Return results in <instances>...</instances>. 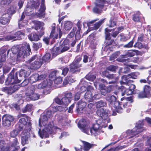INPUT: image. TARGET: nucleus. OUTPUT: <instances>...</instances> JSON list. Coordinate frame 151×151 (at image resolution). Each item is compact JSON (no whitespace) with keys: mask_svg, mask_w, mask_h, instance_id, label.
<instances>
[{"mask_svg":"<svg viewBox=\"0 0 151 151\" xmlns=\"http://www.w3.org/2000/svg\"><path fill=\"white\" fill-rule=\"evenodd\" d=\"M33 6H30L29 5L27 4L26 8L25 9L24 12L22 14L24 15L25 13L27 15H29L32 13V11L33 10Z\"/></svg>","mask_w":151,"mask_h":151,"instance_id":"obj_30","label":"nucleus"},{"mask_svg":"<svg viewBox=\"0 0 151 151\" xmlns=\"http://www.w3.org/2000/svg\"><path fill=\"white\" fill-rule=\"evenodd\" d=\"M138 97L140 98H142L145 97H149L146 94L145 92L143 91L140 92L138 95Z\"/></svg>","mask_w":151,"mask_h":151,"instance_id":"obj_59","label":"nucleus"},{"mask_svg":"<svg viewBox=\"0 0 151 151\" xmlns=\"http://www.w3.org/2000/svg\"><path fill=\"white\" fill-rule=\"evenodd\" d=\"M118 68L117 66H114L113 65H111L107 68V70L109 71L114 72Z\"/></svg>","mask_w":151,"mask_h":151,"instance_id":"obj_54","label":"nucleus"},{"mask_svg":"<svg viewBox=\"0 0 151 151\" xmlns=\"http://www.w3.org/2000/svg\"><path fill=\"white\" fill-rule=\"evenodd\" d=\"M6 39L7 41L15 40L16 39L15 38L14 34V35H10L6 36Z\"/></svg>","mask_w":151,"mask_h":151,"instance_id":"obj_55","label":"nucleus"},{"mask_svg":"<svg viewBox=\"0 0 151 151\" xmlns=\"http://www.w3.org/2000/svg\"><path fill=\"white\" fill-rule=\"evenodd\" d=\"M102 122L101 120L96 121V123L93 124L92 128L89 127L87 122L84 119L80 120L78 122V126L82 132L87 134L91 133L92 135L95 136L98 135L101 132V127H106V126H103Z\"/></svg>","mask_w":151,"mask_h":151,"instance_id":"obj_5","label":"nucleus"},{"mask_svg":"<svg viewBox=\"0 0 151 151\" xmlns=\"http://www.w3.org/2000/svg\"><path fill=\"white\" fill-rule=\"evenodd\" d=\"M87 91L84 95L85 98L86 99H89V101H92V93L91 91L93 89V87L88 84Z\"/></svg>","mask_w":151,"mask_h":151,"instance_id":"obj_19","label":"nucleus"},{"mask_svg":"<svg viewBox=\"0 0 151 151\" xmlns=\"http://www.w3.org/2000/svg\"><path fill=\"white\" fill-rule=\"evenodd\" d=\"M82 66V64L79 63L77 62L76 63H72L70 64V71L73 73L76 72V71H80L79 70H76L77 69L81 67Z\"/></svg>","mask_w":151,"mask_h":151,"instance_id":"obj_22","label":"nucleus"},{"mask_svg":"<svg viewBox=\"0 0 151 151\" xmlns=\"http://www.w3.org/2000/svg\"><path fill=\"white\" fill-rule=\"evenodd\" d=\"M56 73L55 71H53L49 75V81H51V84L54 83L57 84H58L60 83L62 81V79L60 77H56Z\"/></svg>","mask_w":151,"mask_h":151,"instance_id":"obj_16","label":"nucleus"},{"mask_svg":"<svg viewBox=\"0 0 151 151\" xmlns=\"http://www.w3.org/2000/svg\"><path fill=\"white\" fill-rule=\"evenodd\" d=\"M78 106L77 107V111L79 113L83 112V111L86 105V103L85 102L79 101L78 103Z\"/></svg>","mask_w":151,"mask_h":151,"instance_id":"obj_23","label":"nucleus"},{"mask_svg":"<svg viewBox=\"0 0 151 151\" xmlns=\"http://www.w3.org/2000/svg\"><path fill=\"white\" fill-rule=\"evenodd\" d=\"M109 79H114L115 80H117L118 79V77L116 76L115 74H109L107 76V77Z\"/></svg>","mask_w":151,"mask_h":151,"instance_id":"obj_62","label":"nucleus"},{"mask_svg":"<svg viewBox=\"0 0 151 151\" xmlns=\"http://www.w3.org/2000/svg\"><path fill=\"white\" fill-rule=\"evenodd\" d=\"M20 131L19 130V129H18V130L13 129L10 132L11 136L14 138L16 137L18 134L19 131Z\"/></svg>","mask_w":151,"mask_h":151,"instance_id":"obj_43","label":"nucleus"},{"mask_svg":"<svg viewBox=\"0 0 151 151\" xmlns=\"http://www.w3.org/2000/svg\"><path fill=\"white\" fill-rule=\"evenodd\" d=\"M52 56L53 57H55L61 53L60 49L59 47H54L53 48L52 50Z\"/></svg>","mask_w":151,"mask_h":151,"instance_id":"obj_32","label":"nucleus"},{"mask_svg":"<svg viewBox=\"0 0 151 151\" xmlns=\"http://www.w3.org/2000/svg\"><path fill=\"white\" fill-rule=\"evenodd\" d=\"M20 87L19 84H15L12 86L3 87L1 88V90L3 92L8 94H11L17 90Z\"/></svg>","mask_w":151,"mask_h":151,"instance_id":"obj_17","label":"nucleus"},{"mask_svg":"<svg viewBox=\"0 0 151 151\" xmlns=\"http://www.w3.org/2000/svg\"><path fill=\"white\" fill-rule=\"evenodd\" d=\"M7 54H8L10 50H7L6 47H4L0 49V68L3 66V63L5 61L6 59V51Z\"/></svg>","mask_w":151,"mask_h":151,"instance_id":"obj_14","label":"nucleus"},{"mask_svg":"<svg viewBox=\"0 0 151 151\" xmlns=\"http://www.w3.org/2000/svg\"><path fill=\"white\" fill-rule=\"evenodd\" d=\"M140 73L138 72H132L129 74V78L133 79H137L140 75Z\"/></svg>","mask_w":151,"mask_h":151,"instance_id":"obj_36","label":"nucleus"},{"mask_svg":"<svg viewBox=\"0 0 151 151\" xmlns=\"http://www.w3.org/2000/svg\"><path fill=\"white\" fill-rule=\"evenodd\" d=\"M111 30L110 29L106 28L105 29V33L106 35V40H109L111 39L110 34L109 32H111Z\"/></svg>","mask_w":151,"mask_h":151,"instance_id":"obj_46","label":"nucleus"},{"mask_svg":"<svg viewBox=\"0 0 151 151\" xmlns=\"http://www.w3.org/2000/svg\"><path fill=\"white\" fill-rule=\"evenodd\" d=\"M42 46V44L41 43H34L33 44V47L36 50L41 48Z\"/></svg>","mask_w":151,"mask_h":151,"instance_id":"obj_57","label":"nucleus"},{"mask_svg":"<svg viewBox=\"0 0 151 151\" xmlns=\"http://www.w3.org/2000/svg\"><path fill=\"white\" fill-rule=\"evenodd\" d=\"M11 69V67L7 65H4L3 67V74H6L9 72Z\"/></svg>","mask_w":151,"mask_h":151,"instance_id":"obj_52","label":"nucleus"},{"mask_svg":"<svg viewBox=\"0 0 151 151\" xmlns=\"http://www.w3.org/2000/svg\"><path fill=\"white\" fill-rule=\"evenodd\" d=\"M96 0L95 2V6L93 9V12L96 14L101 13L104 7L105 1L108 3H111L113 0Z\"/></svg>","mask_w":151,"mask_h":151,"instance_id":"obj_9","label":"nucleus"},{"mask_svg":"<svg viewBox=\"0 0 151 151\" xmlns=\"http://www.w3.org/2000/svg\"><path fill=\"white\" fill-rule=\"evenodd\" d=\"M106 104L105 102L101 100L96 103V105L97 108H100L101 107L106 106Z\"/></svg>","mask_w":151,"mask_h":151,"instance_id":"obj_40","label":"nucleus"},{"mask_svg":"<svg viewBox=\"0 0 151 151\" xmlns=\"http://www.w3.org/2000/svg\"><path fill=\"white\" fill-rule=\"evenodd\" d=\"M19 120L16 127L19 129V131L22 130L24 128L21 134L22 144L24 145L28 143V138L29 136V132L31 129V124L30 118L25 115Z\"/></svg>","mask_w":151,"mask_h":151,"instance_id":"obj_4","label":"nucleus"},{"mask_svg":"<svg viewBox=\"0 0 151 151\" xmlns=\"http://www.w3.org/2000/svg\"><path fill=\"white\" fill-rule=\"evenodd\" d=\"M134 47L135 48H137L139 49H140L142 47V43L137 41L136 43L134 45Z\"/></svg>","mask_w":151,"mask_h":151,"instance_id":"obj_58","label":"nucleus"},{"mask_svg":"<svg viewBox=\"0 0 151 151\" xmlns=\"http://www.w3.org/2000/svg\"><path fill=\"white\" fill-rule=\"evenodd\" d=\"M51 31L50 35V37L53 39H57L58 37L59 34V37L60 38L62 35V32L60 28L59 30L56 31L55 30V24H53L51 26Z\"/></svg>","mask_w":151,"mask_h":151,"instance_id":"obj_15","label":"nucleus"},{"mask_svg":"<svg viewBox=\"0 0 151 151\" xmlns=\"http://www.w3.org/2000/svg\"><path fill=\"white\" fill-rule=\"evenodd\" d=\"M120 52H115L111 55L110 57L109 60H114V59L117 58Z\"/></svg>","mask_w":151,"mask_h":151,"instance_id":"obj_51","label":"nucleus"},{"mask_svg":"<svg viewBox=\"0 0 151 151\" xmlns=\"http://www.w3.org/2000/svg\"><path fill=\"white\" fill-rule=\"evenodd\" d=\"M30 73V71L28 69H21L19 72H17L14 74V71L12 70L9 75L5 82L6 84L7 85H11L14 83H19L22 78H25L21 83L22 86L26 85L29 82L33 83L38 80L39 74L37 73L34 74L28 78L27 79Z\"/></svg>","mask_w":151,"mask_h":151,"instance_id":"obj_1","label":"nucleus"},{"mask_svg":"<svg viewBox=\"0 0 151 151\" xmlns=\"http://www.w3.org/2000/svg\"><path fill=\"white\" fill-rule=\"evenodd\" d=\"M95 87L97 88L98 86H99V88L100 89L101 94L104 96L108 93L107 90L106 89L105 85L103 84H100L99 82L93 83Z\"/></svg>","mask_w":151,"mask_h":151,"instance_id":"obj_21","label":"nucleus"},{"mask_svg":"<svg viewBox=\"0 0 151 151\" xmlns=\"http://www.w3.org/2000/svg\"><path fill=\"white\" fill-rule=\"evenodd\" d=\"M51 85V83H49L46 81H44L42 83L38 84L37 87L38 89H41L45 88H49Z\"/></svg>","mask_w":151,"mask_h":151,"instance_id":"obj_27","label":"nucleus"},{"mask_svg":"<svg viewBox=\"0 0 151 151\" xmlns=\"http://www.w3.org/2000/svg\"><path fill=\"white\" fill-rule=\"evenodd\" d=\"M130 69L128 67H124V68H121L119 69V74L122 73H127L130 71Z\"/></svg>","mask_w":151,"mask_h":151,"instance_id":"obj_45","label":"nucleus"},{"mask_svg":"<svg viewBox=\"0 0 151 151\" xmlns=\"http://www.w3.org/2000/svg\"><path fill=\"white\" fill-rule=\"evenodd\" d=\"M24 46L20 47L18 45L14 46L12 48V52L14 54H17V60L18 61L24 60L25 56L29 55L31 51L29 45L25 43Z\"/></svg>","mask_w":151,"mask_h":151,"instance_id":"obj_6","label":"nucleus"},{"mask_svg":"<svg viewBox=\"0 0 151 151\" xmlns=\"http://www.w3.org/2000/svg\"><path fill=\"white\" fill-rule=\"evenodd\" d=\"M35 90L34 86H30L27 88L25 93L26 96L32 100H37L40 97V95L34 92Z\"/></svg>","mask_w":151,"mask_h":151,"instance_id":"obj_10","label":"nucleus"},{"mask_svg":"<svg viewBox=\"0 0 151 151\" xmlns=\"http://www.w3.org/2000/svg\"><path fill=\"white\" fill-rule=\"evenodd\" d=\"M19 142L16 138L14 139V140L12 144V146L15 147L16 149H18L19 147L18 146Z\"/></svg>","mask_w":151,"mask_h":151,"instance_id":"obj_56","label":"nucleus"},{"mask_svg":"<svg viewBox=\"0 0 151 151\" xmlns=\"http://www.w3.org/2000/svg\"><path fill=\"white\" fill-rule=\"evenodd\" d=\"M130 78L129 74L127 75H125L122 76V80L121 81V84H126V83L127 82V80Z\"/></svg>","mask_w":151,"mask_h":151,"instance_id":"obj_44","label":"nucleus"},{"mask_svg":"<svg viewBox=\"0 0 151 151\" xmlns=\"http://www.w3.org/2000/svg\"><path fill=\"white\" fill-rule=\"evenodd\" d=\"M41 36L36 33L33 32L28 35V38L30 41H37L40 40Z\"/></svg>","mask_w":151,"mask_h":151,"instance_id":"obj_25","label":"nucleus"},{"mask_svg":"<svg viewBox=\"0 0 151 151\" xmlns=\"http://www.w3.org/2000/svg\"><path fill=\"white\" fill-rule=\"evenodd\" d=\"M117 92H116L115 95H109L106 97V99L109 102V105L112 112L113 115H116V113H114V111H116L117 112L120 113L123 111L122 106L124 108L127 107V106L129 105V104H130L133 102V97L131 96L129 97L125 96L121 98V102L118 101L117 100L118 98Z\"/></svg>","mask_w":151,"mask_h":151,"instance_id":"obj_3","label":"nucleus"},{"mask_svg":"<svg viewBox=\"0 0 151 151\" xmlns=\"http://www.w3.org/2000/svg\"><path fill=\"white\" fill-rule=\"evenodd\" d=\"M68 40L67 39H65L64 40H62L60 42V45H66L67 46H69L68 44Z\"/></svg>","mask_w":151,"mask_h":151,"instance_id":"obj_60","label":"nucleus"},{"mask_svg":"<svg viewBox=\"0 0 151 151\" xmlns=\"http://www.w3.org/2000/svg\"><path fill=\"white\" fill-rule=\"evenodd\" d=\"M134 41L132 40L129 42L128 44L124 45L123 47L125 48H131L133 47Z\"/></svg>","mask_w":151,"mask_h":151,"instance_id":"obj_61","label":"nucleus"},{"mask_svg":"<svg viewBox=\"0 0 151 151\" xmlns=\"http://www.w3.org/2000/svg\"><path fill=\"white\" fill-rule=\"evenodd\" d=\"M44 24L42 22L39 21H36L35 22V29L36 30L40 29V32L39 33L40 36H42L44 34V29L43 27L44 26Z\"/></svg>","mask_w":151,"mask_h":151,"instance_id":"obj_18","label":"nucleus"},{"mask_svg":"<svg viewBox=\"0 0 151 151\" xmlns=\"http://www.w3.org/2000/svg\"><path fill=\"white\" fill-rule=\"evenodd\" d=\"M144 91L145 92L147 95L149 97L150 96V91L151 88L150 87L147 85H145L144 88Z\"/></svg>","mask_w":151,"mask_h":151,"instance_id":"obj_41","label":"nucleus"},{"mask_svg":"<svg viewBox=\"0 0 151 151\" xmlns=\"http://www.w3.org/2000/svg\"><path fill=\"white\" fill-rule=\"evenodd\" d=\"M15 39L17 40H20L22 38V37H24L25 34L23 32L19 31L16 32L14 34Z\"/></svg>","mask_w":151,"mask_h":151,"instance_id":"obj_33","label":"nucleus"},{"mask_svg":"<svg viewBox=\"0 0 151 151\" xmlns=\"http://www.w3.org/2000/svg\"><path fill=\"white\" fill-rule=\"evenodd\" d=\"M86 82L83 79H82L81 81L78 86V88H80L81 93L84 92L86 89L87 90V88L85 86L83 85L86 84Z\"/></svg>","mask_w":151,"mask_h":151,"instance_id":"obj_28","label":"nucleus"},{"mask_svg":"<svg viewBox=\"0 0 151 151\" xmlns=\"http://www.w3.org/2000/svg\"><path fill=\"white\" fill-rule=\"evenodd\" d=\"M83 144L84 151H88L89 149L93 146L92 144L86 142H84Z\"/></svg>","mask_w":151,"mask_h":151,"instance_id":"obj_34","label":"nucleus"},{"mask_svg":"<svg viewBox=\"0 0 151 151\" xmlns=\"http://www.w3.org/2000/svg\"><path fill=\"white\" fill-rule=\"evenodd\" d=\"M25 17L24 15L22 14L21 19L19 21L18 26L20 29H23L27 27V22L26 20H23Z\"/></svg>","mask_w":151,"mask_h":151,"instance_id":"obj_24","label":"nucleus"},{"mask_svg":"<svg viewBox=\"0 0 151 151\" xmlns=\"http://www.w3.org/2000/svg\"><path fill=\"white\" fill-rule=\"evenodd\" d=\"M45 0H42V3L39 10V13L38 14L37 16L40 18H43L45 17V11L46 9L45 6Z\"/></svg>","mask_w":151,"mask_h":151,"instance_id":"obj_20","label":"nucleus"},{"mask_svg":"<svg viewBox=\"0 0 151 151\" xmlns=\"http://www.w3.org/2000/svg\"><path fill=\"white\" fill-rule=\"evenodd\" d=\"M12 0H3L1 2V5L2 6H7L10 4L12 2Z\"/></svg>","mask_w":151,"mask_h":151,"instance_id":"obj_49","label":"nucleus"},{"mask_svg":"<svg viewBox=\"0 0 151 151\" xmlns=\"http://www.w3.org/2000/svg\"><path fill=\"white\" fill-rule=\"evenodd\" d=\"M134 92L132 91L131 90H130L129 88L127 89L124 91V93H122V96H124L126 94L127 95H132V94H134Z\"/></svg>","mask_w":151,"mask_h":151,"instance_id":"obj_50","label":"nucleus"},{"mask_svg":"<svg viewBox=\"0 0 151 151\" xmlns=\"http://www.w3.org/2000/svg\"><path fill=\"white\" fill-rule=\"evenodd\" d=\"M143 120H140L138 121L136 124L135 128L132 130H128L125 133L127 134V136H125V137H129L128 138H131L134 136L137 137V136L136 135L139 133L142 132L143 131L142 126L143 125Z\"/></svg>","mask_w":151,"mask_h":151,"instance_id":"obj_7","label":"nucleus"},{"mask_svg":"<svg viewBox=\"0 0 151 151\" xmlns=\"http://www.w3.org/2000/svg\"><path fill=\"white\" fill-rule=\"evenodd\" d=\"M96 78V76L93 74L89 73L85 77V78L90 81H93Z\"/></svg>","mask_w":151,"mask_h":151,"instance_id":"obj_35","label":"nucleus"},{"mask_svg":"<svg viewBox=\"0 0 151 151\" xmlns=\"http://www.w3.org/2000/svg\"><path fill=\"white\" fill-rule=\"evenodd\" d=\"M138 51V50H130L127 52L126 55L132 57L136 55Z\"/></svg>","mask_w":151,"mask_h":151,"instance_id":"obj_37","label":"nucleus"},{"mask_svg":"<svg viewBox=\"0 0 151 151\" xmlns=\"http://www.w3.org/2000/svg\"><path fill=\"white\" fill-rule=\"evenodd\" d=\"M72 23L69 21H66L64 24V28L66 30H69L72 27Z\"/></svg>","mask_w":151,"mask_h":151,"instance_id":"obj_39","label":"nucleus"},{"mask_svg":"<svg viewBox=\"0 0 151 151\" xmlns=\"http://www.w3.org/2000/svg\"><path fill=\"white\" fill-rule=\"evenodd\" d=\"M5 145L6 143L4 141H0V151H6Z\"/></svg>","mask_w":151,"mask_h":151,"instance_id":"obj_48","label":"nucleus"},{"mask_svg":"<svg viewBox=\"0 0 151 151\" xmlns=\"http://www.w3.org/2000/svg\"><path fill=\"white\" fill-rule=\"evenodd\" d=\"M72 97V94L71 93H66L64 95V97L63 98V101H65V99H67V101H66L65 102L67 104L68 103H70Z\"/></svg>","mask_w":151,"mask_h":151,"instance_id":"obj_31","label":"nucleus"},{"mask_svg":"<svg viewBox=\"0 0 151 151\" xmlns=\"http://www.w3.org/2000/svg\"><path fill=\"white\" fill-rule=\"evenodd\" d=\"M27 66H28V68L29 69L37 70L40 67L43 63L42 59L41 58H37V56L35 55L33 56L28 61Z\"/></svg>","mask_w":151,"mask_h":151,"instance_id":"obj_8","label":"nucleus"},{"mask_svg":"<svg viewBox=\"0 0 151 151\" xmlns=\"http://www.w3.org/2000/svg\"><path fill=\"white\" fill-rule=\"evenodd\" d=\"M105 20V19H101L99 22L96 23L94 24H93V23L96 21L98 20V19L92 20L88 22L87 23V25L89 28V29L87 30L86 32L84 33V34H87L91 30L98 29L101 24L104 22Z\"/></svg>","mask_w":151,"mask_h":151,"instance_id":"obj_11","label":"nucleus"},{"mask_svg":"<svg viewBox=\"0 0 151 151\" xmlns=\"http://www.w3.org/2000/svg\"><path fill=\"white\" fill-rule=\"evenodd\" d=\"M51 58V55L49 53H47L42 57V61L43 62H46L50 60Z\"/></svg>","mask_w":151,"mask_h":151,"instance_id":"obj_38","label":"nucleus"},{"mask_svg":"<svg viewBox=\"0 0 151 151\" xmlns=\"http://www.w3.org/2000/svg\"><path fill=\"white\" fill-rule=\"evenodd\" d=\"M32 104H27L26 107L22 109V111L23 113L30 111L32 109Z\"/></svg>","mask_w":151,"mask_h":151,"instance_id":"obj_42","label":"nucleus"},{"mask_svg":"<svg viewBox=\"0 0 151 151\" xmlns=\"http://www.w3.org/2000/svg\"><path fill=\"white\" fill-rule=\"evenodd\" d=\"M123 29V27H120L118 28L111 29V31H113L111 36L114 37H116L119 33Z\"/></svg>","mask_w":151,"mask_h":151,"instance_id":"obj_29","label":"nucleus"},{"mask_svg":"<svg viewBox=\"0 0 151 151\" xmlns=\"http://www.w3.org/2000/svg\"><path fill=\"white\" fill-rule=\"evenodd\" d=\"M51 116V112L50 111H47L45 112L40 117L39 120V126L41 127V123L44 126L42 132L41 129L39 128L38 132L40 137L43 138H46L49 137L50 134H54L56 130H60L59 128L54 125L53 122L47 123V121L50 119Z\"/></svg>","mask_w":151,"mask_h":151,"instance_id":"obj_2","label":"nucleus"},{"mask_svg":"<svg viewBox=\"0 0 151 151\" xmlns=\"http://www.w3.org/2000/svg\"><path fill=\"white\" fill-rule=\"evenodd\" d=\"M9 16L8 14L3 15L1 17L0 23L3 25H5L9 23L10 22Z\"/></svg>","mask_w":151,"mask_h":151,"instance_id":"obj_26","label":"nucleus"},{"mask_svg":"<svg viewBox=\"0 0 151 151\" xmlns=\"http://www.w3.org/2000/svg\"><path fill=\"white\" fill-rule=\"evenodd\" d=\"M69 69L68 68L65 67L62 69V74L65 76L66 75L69 71Z\"/></svg>","mask_w":151,"mask_h":151,"instance_id":"obj_64","label":"nucleus"},{"mask_svg":"<svg viewBox=\"0 0 151 151\" xmlns=\"http://www.w3.org/2000/svg\"><path fill=\"white\" fill-rule=\"evenodd\" d=\"M61 52V53L64 52L69 49V46H67L66 45H60L59 47Z\"/></svg>","mask_w":151,"mask_h":151,"instance_id":"obj_47","label":"nucleus"},{"mask_svg":"<svg viewBox=\"0 0 151 151\" xmlns=\"http://www.w3.org/2000/svg\"><path fill=\"white\" fill-rule=\"evenodd\" d=\"M111 111L105 110L103 108L98 109L96 111L97 115L101 117L102 119L105 121V122L108 123L110 122V119L108 118V115L111 114Z\"/></svg>","mask_w":151,"mask_h":151,"instance_id":"obj_12","label":"nucleus"},{"mask_svg":"<svg viewBox=\"0 0 151 151\" xmlns=\"http://www.w3.org/2000/svg\"><path fill=\"white\" fill-rule=\"evenodd\" d=\"M14 119V117L12 115L7 114L4 115L2 117V125L5 128L9 127Z\"/></svg>","mask_w":151,"mask_h":151,"instance_id":"obj_13","label":"nucleus"},{"mask_svg":"<svg viewBox=\"0 0 151 151\" xmlns=\"http://www.w3.org/2000/svg\"><path fill=\"white\" fill-rule=\"evenodd\" d=\"M81 30V27L79 26H78V29L77 30L75 35L76 37V38H79L81 37V35L80 34V31Z\"/></svg>","mask_w":151,"mask_h":151,"instance_id":"obj_63","label":"nucleus"},{"mask_svg":"<svg viewBox=\"0 0 151 151\" xmlns=\"http://www.w3.org/2000/svg\"><path fill=\"white\" fill-rule=\"evenodd\" d=\"M138 60V59L136 58H128L127 59H124L122 60V61L123 62H124V61L125 62H132L134 63L137 62Z\"/></svg>","mask_w":151,"mask_h":151,"instance_id":"obj_53","label":"nucleus"}]
</instances>
